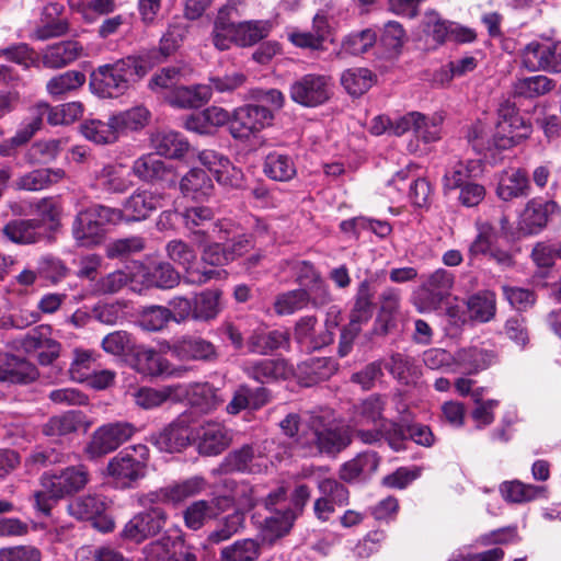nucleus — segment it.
I'll use <instances>...</instances> for the list:
<instances>
[{"label": "nucleus", "instance_id": "obj_1", "mask_svg": "<svg viewBox=\"0 0 561 561\" xmlns=\"http://www.w3.org/2000/svg\"><path fill=\"white\" fill-rule=\"evenodd\" d=\"M244 0H229L217 13L211 32V42L219 50H227L232 44L241 47L255 45L265 38L272 23L266 20H249L237 22L245 15Z\"/></svg>", "mask_w": 561, "mask_h": 561}, {"label": "nucleus", "instance_id": "obj_2", "mask_svg": "<svg viewBox=\"0 0 561 561\" xmlns=\"http://www.w3.org/2000/svg\"><path fill=\"white\" fill-rule=\"evenodd\" d=\"M531 127L510 101L499 107V121L489 138L488 127L481 121L474 123L468 131V139L477 150H506L516 146L530 135Z\"/></svg>", "mask_w": 561, "mask_h": 561}, {"label": "nucleus", "instance_id": "obj_3", "mask_svg": "<svg viewBox=\"0 0 561 561\" xmlns=\"http://www.w3.org/2000/svg\"><path fill=\"white\" fill-rule=\"evenodd\" d=\"M150 69L145 56H128L98 67L90 75V90L102 99H116L128 92L133 83Z\"/></svg>", "mask_w": 561, "mask_h": 561}, {"label": "nucleus", "instance_id": "obj_4", "mask_svg": "<svg viewBox=\"0 0 561 561\" xmlns=\"http://www.w3.org/2000/svg\"><path fill=\"white\" fill-rule=\"evenodd\" d=\"M89 482V471L82 466L68 467L59 472H45L41 490L34 492V507L48 516L60 499L82 490Z\"/></svg>", "mask_w": 561, "mask_h": 561}, {"label": "nucleus", "instance_id": "obj_5", "mask_svg": "<svg viewBox=\"0 0 561 561\" xmlns=\"http://www.w3.org/2000/svg\"><path fill=\"white\" fill-rule=\"evenodd\" d=\"M383 401L373 396L357 408L355 425H374L373 430H358L357 435L365 444H374L386 438L393 450L403 449L404 433L401 426L381 417Z\"/></svg>", "mask_w": 561, "mask_h": 561}, {"label": "nucleus", "instance_id": "obj_6", "mask_svg": "<svg viewBox=\"0 0 561 561\" xmlns=\"http://www.w3.org/2000/svg\"><path fill=\"white\" fill-rule=\"evenodd\" d=\"M149 455V448L145 444L124 448L107 462L106 477L118 489L133 488L145 478Z\"/></svg>", "mask_w": 561, "mask_h": 561}, {"label": "nucleus", "instance_id": "obj_7", "mask_svg": "<svg viewBox=\"0 0 561 561\" xmlns=\"http://www.w3.org/2000/svg\"><path fill=\"white\" fill-rule=\"evenodd\" d=\"M121 219V210L93 205L78 213L72 225V236L79 247L91 248L102 243L105 226Z\"/></svg>", "mask_w": 561, "mask_h": 561}, {"label": "nucleus", "instance_id": "obj_8", "mask_svg": "<svg viewBox=\"0 0 561 561\" xmlns=\"http://www.w3.org/2000/svg\"><path fill=\"white\" fill-rule=\"evenodd\" d=\"M310 432L298 438L301 446H310L309 453L313 450L325 454H336L344 449L351 443L350 428L341 422L327 421L323 416H312L310 419Z\"/></svg>", "mask_w": 561, "mask_h": 561}, {"label": "nucleus", "instance_id": "obj_9", "mask_svg": "<svg viewBox=\"0 0 561 561\" xmlns=\"http://www.w3.org/2000/svg\"><path fill=\"white\" fill-rule=\"evenodd\" d=\"M249 492L251 497L244 506L251 508L259 505V503H262L266 510L271 511V515L265 517L263 528L264 540L273 542L275 539L286 535L291 528L297 514L293 510H287L285 512L275 510V512H273L275 505L285 500L286 492L284 488H278L274 492L270 493L265 499L259 497L257 490L250 489Z\"/></svg>", "mask_w": 561, "mask_h": 561}, {"label": "nucleus", "instance_id": "obj_10", "mask_svg": "<svg viewBox=\"0 0 561 561\" xmlns=\"http://www.w3.org/2000/svg\"><path fill=\"white\" fill-rule=\"evenodd\" d=\"M136 433V427L127 422L107 423L96 428L84 447L89 459L101 458L116 450L129 440Z\"/></svg>", "mask_w": 561, "mask_h": 561}, {"label": "nucleus", "instance_id": "obj_11", "mask_svg": "<svg viewBox=\"0 0 561 561\" xmlns=\"http://www.w3.org/2000/svg\"><path fill=\"white\" fill-rule=\"evenodd\" d=\"M522 62L530 71L561 72V42L531 41L522 50Z\"/></svg>", "mask_w": 561, "mask_h": 561}, {"label": "nucleus", "instance_id": "obj_12", "mask_svg": "<svg viewBox=\"0 0 561 561\" xmlns=\"http://www.w3.org/2000/svg\"><path fill=\"white\" fill-rule=\"evenodd\" d=\"M273 112L265 106L247 104L232 113L229 130L236 139H249L272 124Z\"/></svg>", "mask_w": 561, "mask_h": 561}, {"label": "nucleus", "instance_id": "obj_13", "mask_svg": "<svg viewBox=\"0 0 561 561\" xmlns=\"http://www.w3.org/2000/svg\"><path fill=\"white\" fill-rule=\"evenodd\" d=\"M129 276L131 284L145 288L170 289L180 282V274L168 262H150L148 264L133 262L129 267Z\"/></svg>", "mask_w": 561, "mask_h": 561}, {"label": "nucleus", "instance_id": "obj_14", "mask_svg": "<svg viewBox=\"0 0 561 561\" xmlns=\"http://www.w3.org/2000/svg\"><path fill=\"white\" fill-rule=\"evenodd\" d=\"M232 439V431L221 422L205 421L193 428L192 444L202 456L220 455Z\"/></svg>", "mask_w": 561, "mask_h": 561}, {"label": "nucleus", "instance_id": "obj_15", "mask_svg": "<svg viewBox=\"0 0 561 561\" xmlns=\"http://www.w3.org/2000/svg\"><path fill=\"white\" fill-rule=\"evenodd\" d=\"M165 522V512L154 506L134 515L125 524L119 537L123 541L138 545L157 535L164 527Z\"/></svg>", "mask_w": 561, "mask_h": 561}, {"label": "nucleus", "instance_id": "obj_16", "mask_svg": "<svg viewBox=\"0 0 561 561\" xmlns=\"http://www.w3.org/2000/svg\"><path fill=\"white\" fill-rule=\"evenodd\" d=\"M331 94V80L323 75H305L290 85L291 100L306 107H316L325 103Z\"/></svg>", "mask_w": 561, "mask_h": 561}, {"label": "nucleus", "instance_id": "obj_17", "mask_svg": "<svg viewBox=\"0 0 561 561\" xmlns=\"http://www.w3.org/2000/svg\"><path fill=\"white\" fill-rule=\"evenodd\" d=\"M443 123L444 116L440 113L426 115L412 111L400 116L397 133H403L404 135L412 130L417 140L424 144H433L442 139Z\"/></svg>", "mask_w": 561, "mask_h": 561}, {"label": "nucleus", "instance_id": "obj_18", "mask_svg": "<svg viewBox=\"0 0 561 561\" xmlns=\"http://www.w3.org/2000/svg\"><path fill=\"white\" fill-rule=\"evenodd\" d=\"M408 190L412 205L423 207L431 194L430 183L423 178H411L408 170H401L388 182L386 195L393 202H400Z\"/></svg>", "mask_w": 561, "mask_h": 561}, {"label": "nucleus", "instance_id": "obj_19", "mask_svg": "<svg viewBox=\"0 0 561 561\" xmlns=\"http://www.w3.org/2000/svg\"><path fill=\"white\" fill-rule=\"evenodd\" d=\"M168 257L186 272L185 278L190 283L203 284L211 278L221 276L222 271L216 268H205L203 271L194 270L197 259L195 250L180 239L171 240L165 245Z\"/></svg>", "mask_w": 561, "mask_h": 561}, {"label": "nucleus", "instance_id": "obj_20", "mask_svg": "<svg viewBox=\"0 0 561 561\" xmlns=\"http://www.w3.org/2000/svg\"><path fill=\"white\" fill-rule=\"evenodd\" d=\"M193 430L190 428L187 417L181 416L161 430L152 434L149 442L160 451L180 453L192 444Z\"/></svg>", "mask_w": 561, "mask_h": 561}, {"label": "nucleus", "instance_id": "obj_21", "mask_svg": "<svg viewBox=\"0 0 561 561\" xmlns=\"http://www.w3.org/2000/svg\"><path fill=\"white\" fill-rule=\"evenodd\" d=\"M559 210L560 206L554 201L543 202L537 198L528 201L518 217V232L524 236L540 232L547 226L550 217Z\"/></svg>", "mask_w": 561, "mask_h": 561}, {"label": "nucleus", "instance_id": "obj_22", "mask_svg": "<svg viewBox=\"0 0 561 561\" xmlns=\"http://www.w3.org/2000/svg\"><path fill=\"white\" fill-rule=\"evenodd\" d=\"M134 186L130 171L122 162L104 164L93 175L91 187L105 194H123Z\"/></svg>", "mask_w": 561, "mask_h": 561}, {"label": "nucleus", "instance_id": "obj_23", "mask_svg": "<svg viewBox=\"0 0 561 561\" xmlns=\"http://www.w3.org/2000/svg\"><path fill=\"white\" fill-rule=\"evenodd\" d=\"M242 370L248 377L261 383L287 380L295 374L294 367L284 358L245 360Z\"/></svg>", "mask_w": 561, "mask_h": 561}, {"label": "nucleus", "instance_id": "obj_24", "mask_svg": "<svg viewBox=\"0 0 561 561\" xmlns=\"http://www.w3.org/2000/svg\"><path fill=\"white\" fill-rule=\"evenodd\" d=\"M165 195L158 190L137 188L123 204L121 218L140 221L148 218L154 210L163 206Z\"/></svg>", "mask_w": 561, "mask_h": 561}, {"label": "nucleus", "instance_id": "obj_25", "mask_svg": "<svg viewBox=\"0 0 561 561\" xmlns=\"http://www.w3.org/2000/svg\"><path fill=\"white\" fill-rule=\"evenodd\" d=\"M329 316H334V319H328L325 332L318 335L316 334V318L305 317L298 321L295 329V337L305 350L314 351L332 342V330L339 324L336 320L339 311L335 308H331Z\"/></svg>", "mask_w": 561, "mask_h": 561}, {"label": "nucleus", "instance_id": "obj_26", "mask_svg": "<svg viewBox=\"0 0 561 561\" xmlns=\"http://www.w3.org/2000/svg\"><path fill=\"white\" fill-rule=\"evenodd\" d=\"M198 160L214 174L220 185L228 187L241 186L243 173L226 156L215 150L205 149L198 153Z\"/></svg>", "mask_w": 561, "mask_h": 561}, {"label": "nucleus", "instance_id": "obj_27", "mask_svg": "<svg viewBox=\"0 0 561 561\" xmlns=\"http://www.w3.org/2000/svg\"><path fill=\"white\" fill-rule=\"evenodd\" d=\"M169 352L182 360H215L218 356L216 346L195 335H184L175 339L168 346Z\"/></svg>", "mask_w": 561, "mask_h": 561}, {"label": "nucleus", "instance_id": "obj_28", "mask_svg": "<svg viewBox=\"0 0 561 561\" xmlns=\"http://www.w3.org/2000/svg\"><path fill=\"white\" fill-rule=\"evenodd\" d=\"M456 373L476 375L497 363V354L479 345L459 348L455 353Z\"/></svg>", "mask_w": 561, "mask_h": 561}, {"label": "nucleus", "instance_id": "obj_29", "mask_svg": "<svg viewBox=\"0 0 561 561\" xmlns=\"http://www.w3.org/2000/svg\"><path fill=\"white\" fill-rule=\"evenodd\" d=\"M130 174L147 183L167 182L170 186L175 183L172 168L154 153H146L137 158L133 162Z\"/></svg>", "mask_w": 561, "mask_h": 561}, {"label": "nucleus", "instance_id": "obj_30", "mask_svg": "<svg viewBox=\"0 0 561 561\" xmlns=\"http://www.w3.org/2000/svg\"><path fill=\"white\" fill-rule=\"evenodd\" d=\"M496 195L508 202L530 194L527 173L518 168H507L497 174Z\"/></svg>", "mask_w": 561, "mask_h": 561}, {"label": "nucleus", "instance_id": "obj_31", "mask_svg": "<svg viewBox=\"0 0 561 561\" xmlns=\"http://www.w3.org/2000/svg\"><path fill=\"white\" fill-rule=\"evenodd\" d=\"M483 173L481 159H469L455 161L449 164L443 176V188L445 194L458 190Z\"/></svg>", "mask_w": 561, "mask_h": 561}, {"label": "nucleus", "instance_id": "obj_32", "mask_svg": "<svg viewBox=\"0 0 561 561\" xmlns=\"http://www.w3.org/2000/svg\"><path fill=\"white\" fill-rule=\"evenodd\" d=\"M133 367L139 374L150 377L173 375L174 371H181L172 368L169 360L159 352L146 346L135 348Z\"/></svg>", "mask_w": 561, "mask_h": 561}, {"label": "nucleus", "instance_id": "obj_33", "mask_svg": "<svg viewBox=\"0 0 561 561\" xmlns=\"http://www.w3.org/2000/svg\"><path fill=\"white\" fill-rule=\"evenodd\" d=\"M206 481L202 477H192L174 485L161 489L159 492H151L144 497V503L158 501L182 502L191 496L202 493L206 489Z\"/></svg>", "mask_w": 561, "mask_h": 561}, {"label": "nucleus", "instance_id": "obj_34", "mask_svg": "<svg viewBox=\"0 0 561 561\" xmlns=\"http://www.w3.org/2000/svg\"><path fill=\"white\" fill-rule=\"evenodd\" d=\"M230 505L231 500L228 497H218L210 501H196L184 512L185 524L191 529H199L206 520L215 518Z\"/></svg>", "mask_w": 561, "mask_h": 561}, {"label": "nucleus", "instance_id": "obj_35", "mask_svg": "<svg viewBox=\"0 0 561 561\" xmlns=\"http://www.w3.org/2000/svg\"><path fill=\"white\" fill-rule=\"evenodd\" d=\"M268 460L261 455L259 448L245 445L233 450L225 459V466L229 471L259 473L267 468Z\"/></svg>", "mask_w": 561, "mask_h": 561}, {"label": "nucleus", "instance_id": "obj_36", "mask_svg": "<svg viewBox=\"0 0 561 561\" xmlns=\"http://www.w3.org/2000/svg\"><path fill=\"white\" fill-rule=\"evenodd\" d=\"M455 284L454 273L438 268L431 273L423 283V290L428 295V302L421 310L436 309L450 295Z\"/></svg>", "mask_w": 561, "mask_h": 561}, {"label": "nucleus", "instance_id": "obj_37", "mask_svg": "<svg viewBox=\"0 0 561 561\" xmlns=\"http://www.w3.org/2000/svg\"><path fill=\"white\" fill-rule=\"evenodd\" d=\"M466 312L458 316V322L465 324L468 321L485 323L495 316V296L491 291H480L468 298Z\"/></svg>", "mask_w": 561, "mask_h": 561}, {"label": "nucleus", "instance_id": "obj_38", "mask_svg": "<svg viewBox=\"0 0 561 561\" xmlns=\"http://www.w3.org/2000/svg\"><path fill=\"white\" fill-rule=\"evenodd\" d=\"M38 373L33 364L14 355H0V382L26 383L35 380Z\"/></svg>", "mask_w": 561, "mask_h": 561}, {"label": "nucleus", "instance_id": "obj_39", "mask_svg": "<svg viewBox=\"0 0 561 561\" xmlns=\"http://www.w3.org/2000/svg\"><path fill=\"white\" fill-rule=\"evenodd\" d=\"M215 186L206 171L192 168L180 181V191L184 197L195 202L207 201Z\"/></svg>", "mask_w": 561, "mask_h": 561}, {"label": "nucleus", "instance_id": "obj_40", "mask_svg": "<svg viewBox=\"0 0 561 561\" xmlns=\"http://www.w3.org/2000/svg\"><path fill=\"white\" fill-rule=\"evenodd\" d=\"M83 53V47L76 41H65L48 46L42 54L44 67L58 69L77 60Z\"/></svg>", "mask_w": 561, "mask_h": 561}, {"label": "nucleus", "instance_id": "obj_41", "mask_svg": "<svg viewBox=\"0 0 561 561\" xmlns=\"http://www.w3.org/2000/svg\"><path fill=\"white\" fill-rule=\"evenodd\" d=\"M500 493L506 502L514 504L548 497L547 486L528 484L519 480L504 481L500 484Z\"/></svg>", "mask_w": 561, "mask_h": 561}, {"label": "nucleus", "instance_id": "obj_42", "mask_svg": "<svg viewBox=\"0 0 561 561\" xmlns=\"http://www.w3.org/2000/svg\"><path fill=\"white\" fill-rule=\"evenodd\" d=\"M111 116L119 139L128 133L138 131L146 127L150 119V112L145 106L137 105L115 112Z\"/></svg>", "mask_w": 561, "mask_h": 561}, {"label": "nucleus", "instance_id": "obj_43", "mask_svg": "<svg viewBox=\"0 0 561 561\" xmlns=\"http://www.w3.org/2000/svg\"><path fill=\"white\" fill-rule=\"evenodd\" d=\"M39 114L47 116L48 124L53 126L58 125H70L83 115V104L78 101L64 103L56 106H50L46 102H39L36 104Z\"/></svg>", "mask_w": 561, "mask_h": 561}, {"label": "nucleus", "instance_id": "obj_44", "mask_svg": "<svg viewBox=\"0 0 561 561\" xmlns=\"http://www.w3.org/2000/svg\"><path fill=\"white\" fill-rule=\"evenodd\" d=\"M378 466L379 457L376 453H362L342 466L340 470V478L346 482L365 479L374 473Z\"/></svg>", "mask_w": 561, "mask_h": 561}, {"label": "nucleus", "instance_id": "obj_45", "mask_svg": "<svg viewBox=\"0 0 561 561\" xmlns=\"http://www.w3.org/2000/svg\"><path fill=\"white\" fill-rule=\"evenodd\" d=\"M157 154L170 159H181L190 149L188 141L176 131H159L151 138Z\"/></svg>", "mask_w": 561, "mask_h": 561}, {"label": "nucleus", "instance_id": "obj_46", "mask_svg": "<svg viewBox=\"0 0 561 561\" xmlns=\"http://www.w3.org/2000/svg\"><path fill=\"white\" fill-rule=\"evenodd\" d=\"M80 133L87 140L100 146L113 145L119 140L111 115L106 122L99 118L85 119L80 125Z\"/></svg>", "mask_w": 561, "mask_h": 561}, {"label": "nucleus", "instance_id": "obj_47", "mask_svg": "<svg viewBox=\"0 0 561 561\" xmlns=\"http://www.w3.org/2000/svg\"><path fill=\"white\" fill-rule=\"evenodd\" d=\"M65 175L62 169H36L18 178L14 186L18 190L41 191L58 183Z\"/></svg>", "mask_w": 561, "mask_h": 561}, {"label": "nucleus", "instance_id": "obj_48", "mask_svg": "<svg viewBox=\"0 0 561 561\" xmlns=\"http://www.w3.org/2000/svg\"><path fill=\"white\" fill-rule=\"evenodd\" d=\"M211 96V88L207 84L179 87L168 95V102L174 107H199Z\"/></svg>", "mask_w": 561, "mask_h": 561}, {"label": "nucleus", "instance_id": "obj_49", "mask_svg": "<svg viewBox=\"0 0 561 561\" xmlns=\"http://www.w3.org/2000/svg\"><path fill=\"white\" fill-rule=\"evenodd\" d=\"M263 172L273 181L288 182L296 176L297 168L290 156L275 151L265 157Z\"/></svg>", "mask_w": 561, "mask_h": 561}, {"label": "nucleus", "instance_id": "obj_50", "mask_svg": "<svg viewBox=\"0 0 561 561\" xmlns=\"http://www.w3.org/2000/svg\"><path fill=\"white\" fill-rule=\"evenodd\" d=\"M289 334L285 331L254 332L248 340V350L251 353L267 354L272 351L287 347Z\"/></svg>", "mask_w": 561, "mask_h": 561}, {"label": "nucleus", "instance_id": "obj_51", "mask_svg": "<svg viewBox=\"0 0 561 561\" xmlns=\"http://www.w3.org/2000/svg\"><path fill=\"white\" fill-rule=\"evenodd\" d=\"M83 414L79 411H68L64 414L50 417L43 425V433L51 438L71 434L81 426Z\"/></svg>", "mask_w": 561, "mask_h": 561}, {"label": "nucleus", "instance_id": "obj_52", "mask_svg": "<svg viewBox=\"0 0 561 561\" xmlns=\"http://www.w3.org/2000/svg\"><path fill=\"white\" fill-rule=\"evenodd\" d=\"M85 83V75L77 70H68L50 78L46 91L53 98H61L79 90Z\"/></svg>", "mask_w": 561, "mask_h": 561}, {"label": "nucleus", "instance_id": "obj_53", "mask_svg": "<svg viewBox=\"0 0 561 561\" xmlns=\"http://www.w3.org/2000/svg\"><path fill=\"white\" fill-rule=\"evenodd\" d=\"M477 236L470 243L468 249V256L470 261L479 256H489L496 240L493 226L488 221L477 220Z\"/></svg>", "mask_w": 561, "mask_h": 561}, {"label": "nucleus", "instance_id": "obj_54", "mask_svg": "<svg viewBox=\"0 0 561 561\" xmlns=\"http://www.w3.org/2000/svg\"><path fill=\"white\" fill-rule=\"evenodd\" d=\"M105 510L106 502L104 497L98 495L81 496L68 504L69 514L81 520H91L104 513Z\"/></svg>", "mask_w": 561, "mask_h": 561}, {"label": "nucleus", "instance_id": "obj_55", "mask_svg": "<svg viewBox=\"0 0 561 561\" xmlns=\"http://www.w3.org/2000/svg\"><path fill=\"white\" fill-rule=\"evenodd\" d=\"M554 82L543 75L522 78L514 82L513 92L517 96L535 99L550 92Z\"/></svg>", "mask_w": 561, "mask_h": 561}, {"label": "nucleus", "instance_id": "obj_56", "mask_svg": "<svg viewBox=\"0 0 561 561\" xmlns=\"http://www.w3.org/2000/svg\"><path fill=\"white\" fill-rule=\"evenodd\" d=\"M375 76L367 68H351L341 76V83L348 94L359 96L374 84Z\"/></svg>", "mask_w": 561, "mask_h": 561}, {"label": "nucleus", "instance_id": "obj_57", "mask_svg": "<svg viewBox=\"0 0 561 561\" xmlns=\"http://www.w3.org/2000/svg\"><path fill=\"white\" fill-rule=\"evenodd\" d=\"M4 236L14 243L30 244L35 243L41 233L38 224L34 220H13L3 228Z\"/></svg>", "mask_w": 561, "mask_h": 561}, {"label": "nucleus", "instance_id": "obj_58", "mask_svg": "<svg viewBox=\"0 0 561 561\" xmlns=\"http://www.w3.org/2000/svg\"><path fill=\"white\" fill-rule=\"evenodd\" d=\"M219 299L218 290H205L196 295L193 301V319L196 321L215 319L220 311Z\"/></svg>", "mask_w": 561, "mask_h": 561}, {"label": "nucleus", "instance_id": "obj_59", "mask_svg": "<svg viewBox=\"0 0 561 561\" xmlns=\"http://www.w3.org/2000/svg\"><path fill=\"white\" fill-rule=\"evenodd\" d=\"M191 72V69L180 66H170L154 73L149 81V89L153 92L174 91L178 83Z\"/></svg>", "mask_w": 561, "mask_h": 561}, {"label": "nucleus", "instance_id": "obj_60", "mask_svg": "<svg viewBox=\"0 0 561 561\" xmlns=\"http://www.w3.org/2000/svg\"><path fill=\"white\" fill-rule=\"evenodd\" d=\"M336 369V363L328 357H311L298 365V371L308 377L307 385L328 379Z\"/></svg>", "mask_w": 561, "mask_h": 561}, {"label": "nucleus", "instance_id": "obj_61", "mask_svg": "<svg viewBox=\"0 0 561 561\" xmlns=\"http://www.w3.org/2000/svg\"><path fill=\"white\" fill-rule=\"evenodd\" d=\"M236 232V225L230 219L209 221L204 229L194 230L193 241L197 244L219 242L229 239Z\"/></svg>", "mask_w": 561, "mask_h": 561}, {"label": "nucleus", "instance_id": "obj_62", "mask_svg": "<svg viewBox=\"0 0 561 561\" xmlns=\"http://www.w3.org/2000/svg\"><path fill=\"white\" fill-rule=\"evenodd\" d=\"M187 396L191 404L204 413L214 410L222 401L217 390L207 382L192 385Z\"/></svg>", "mask_w": 561, "mask_h": 561}, {"label": "nucleus", "instance_id": "obj_63", "mask_svg": "<svg viewBox=\"0 0 561 561\" xmlns=\"http://www.w3.org/2000/svg\"><path fill=\"white\" fill-rule=\"evenodd\" d=\"M69 374L72 380L84 382L96 367L95 353L90 350L75 348Z\"/></svg>", "mask_w": 561, "mask_h": 561}, {"label": "nucleus", "instance_id": "obj_64", "mask_svg": "<svg viewBox=\"0 0 561 561\" xmlns=\"http://www.w3.org/2000/svg\"><path fill=\"white\" fill-rule=\"evenodd\" d=\"M260 545L253 539L238 540L221 550V561H256Z\"/></svg>", "mask_w": 561, "mask_h": 561}]
</instances>
